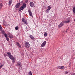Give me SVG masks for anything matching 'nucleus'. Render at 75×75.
<instances>
[{
  "label": "nucleus",
  "mask_w": 75,
  "mask_h": 75,
  "mask_svg": "<svg viewBox=\"0 0 75 75\" xmlns=\"http://www.w3.org/2000/svg\"><path fill=\"white\" fill-rule=\"evenodd\" d=\"M7 54H8L7 56L8 57H9L10 59L12 60H13L14 59V57L11 55V53L7 52Z\"/></svg>",
  "instance_id": "f03ea898"
},
{
  "label": "nucleus",
  "mask_w": 75,
  "mask_h": 75,
  "mask_svg": "<svg viewBox=\"0 0 75 75\" xmlns=\"http://www.w3.org/2000/svg\"><path fill=\"white\" fill-rule=\"evenodd\" d=\"M30 6L31 7H34V4L33 2H31L30 3Z\"/></svg>",
  "instance_id": "9b49d317"
},
{
  "label": "nucleus",
  "mask_w": 75,
  "mask_h": 75,
  "mask_svg": "<svg viewBox=\"0 0 75 75\" xmlns=\"http://www.w3.org/2000/svg\"><path fill=\"white\" fill-rule=\"evenodd\" d=\"M25 21L24 18H23L22 19V22L23 23Z\"/></svg>",
  "instance_id": "aec40b11"
},
{
  "label": "nucleus",
  "mask_w": 75,
  "mask_h": 75,
  "mask_svg": "<svg viewBox=\"0 0 75 75\" xmlns=\"http://www.w3.org/2000/svg\"><path fill=\"white\" fill-rule=\"evenodd\" d=\"M68 73V71H66L65 72V74H67Z\"/></svg>",
  "instance_id": "2f4dec72"
},
{
  "label": "nucleus",
  "mask_w": 75,
  "mask_h": 75,
  "mask_svg": "<svg viewBox=\"0 0 75 75\" xmlns=\"http://www.w3.org/2000/svg\"><path fill=\"white\" fill-rule=\"evenodd\" d=\"M16 8H19L20 7V3H18L15 6Z\"/></svg>",
  "instance_id": "6e6552de"
},
{
  "label": "nucleus",
  "mask_w": 75,
  "mask_h": 75,
  "mask_svg": "<svg viewBox=\"0 0 75 75\" xmlns=\"http://www.w3.org/2000/svg\"><path fill=\"white\" fill-rule=\"evenodd\" d=\"M16 45L18 47H19V48H21V45H20V44H19V43H18V42H16Z\"/></svg>",
  "instance_id": "9d476101"
},
{
  "label": "nucleus",
  "mask_w": 75,
  "mask_h": 75,
  "mask_svg": "<svg viewBox=\"0 0 75 75\" xmlns=\"http://www.w3.org/2000/svg\"><path fill=\"white\" fill-rule=\"evenodd\" d=\"M46 41H44V42L42 43L41 45V47H44L45 45L46 44Z\"/></svg>",
  "instance_id": "0eeeda50"
},
{
  "label": "nucleus",
  "mask_w": 75,
  "mask_h": 75,
  "mask_svg": "<svg viewBox=\"0 0 75 75\" xmlns=\"http://www.w3.org/2000/svg\"><path fill=\"white\" fill-rule=\"evenodd\" d=\"M25 46L26 48H29L30 46V45L29 43L28 42H26L25 44Z\"/></svg>",
  "instance_id": "20e7f679"
},
{
  "label": "nucleus",
  "mask_w": 75,
  "mask_h": 75,
  "mask_svg": "<svg viewBox=\"0 0 75 75\" xmlns=\"http://www.w3.org/2000/svg\"><path fill=\"white\" fill-rule=\"evenodd\" d=\"M69 67H71V66H70V65H69Z\"/></svg>",
  "instance_id": "72a5a7b5"
},
{
  "label": "nucleus",
  "mask_w": 75,
  "mask_h": 75,
  "mask_svg": "<svg viewBox=\"0 0 75 75\" xmlns=\"http://www.w3.org/2000/svg\"><path fill=\"white\" fill-rule=\"evenodd\" d=\"M1 29H3L2 27H1V25H0V30H1Z\"/></svg>",
  "instance_id": "a878e982"
},
{
  "label": "nucleus",
  "mask_w": 75,
  "mask_h": 75,
  "mask_svg": "<svg viewBox=\"0 0 75 75\" xmlns=\"http://www.w3.org/2000/svg\"><path fill=\"white\" fill-rule=\"evenodd\" d=\"M11 3H12V0H9V1L8 3L9 6H11Z\"/></svg>",
  "instance_id": "ddd939ff"
},
{
  "label": "nucleus",
  "mask_w": 75,
  "mask_h": 75,
  "mask_svg": "<svg viewBox=\"0 0 75 75\" xmlns=\"http://www.w3.org/2000/svg\"><path fill=\"white\" fill-rule=\"evenodd\" d=\"M4 36L6 37V38L7 37V34H6V33L4 34Z\"/></svg>",
  "instance_id": "4be33fe9"
},
{
  "label": "nucleus",
  "mask_w": 75,
  "mask_h": 75,
  "mask_svg": "<svg viewBox=\"0 0 75 75\" xmlns=\"http://www.w3.org/2000/svg\"><path fill=\"white\" fill-rule=\"evenodd\" d=\"M69 22H70V19L68 20V21H63L59 25L58 27H61L64 25V23H69Z\"/></svg>",
  "instance_id": "f257e3e1"
},
{
  "label": "nucleus",
  "mask_w": 75,
  "mask_h": 75,
  "mask_svg": "<svg viewBox=\"0 0 75 75\" xmlns=\"http://www.w3.org/2000/svg\"><path fill=\"white\" fill-rule=\"evenodd\" d=\"M0 31H1V32L3 34H5V31H4V30H2V29L0 30Z\"/></svg>",
  "instance_id": "f8f14e48"
},
{
  "label": "nucleus",
  "mask_w": 75,
  "mask_h": 75,
  "mask_svg": "<svg viewBox=\"0 0 75 75\" xmlns=\"http://www.w3.org/2000/svg\"><path fill=\"white\" fill-rule=\"evenodd\" d=\"M28 2V0H26L25 2V3H27Z\"/></svg>",
  "instance_id": "393cba45"
},
{
  "label": "nucleus",
  "mask_w": 75,
  "mask_h": 75,
  "mask_svg": "<svg viewBox=\"0 0 75 75\" xmlns=\"http://www.w3.org/2000/svg\"><path fill=\"white\" fill-rule=\"evenodd\" d=\"M2 4H0V10L2 8Z\"/></svg>",
  "instance_id": "dca6fc26"
},
{
  "label": "nucleus",
  "mask_w": 75,
  "mask_h": 75,
  "mask_svg": "<svg viewBox=\"0 0 75 75\" xmlns=\"http://www.w3.org/2000/svg\"><path fill=\"white\" fill-rule=\"evenodd\" d=\"M6 40L7 41H9V39L8 38H6Z\"/></svg>",
  "instance_id": "bb28decb"
},
{
  "label": "nucleus",
  "mask_w": 75,
  "mask_h": 75,
  "mask_svg": "<svg viewBox=\"0 0 75 75\" xmlns=\"http://www.w3.org/2000/svg\"><path fill=\"white\" fill-rule=\"evenodd\" d=\"M73 11L74 13H75V7H74L73 8Z\"/></svg>",
  "instance_id": "a211bd4d"
},
{
  "label": "nucleus",
  "mask_w": 75,
  "mask_h": 75,
  "mask_svg": "<svg viewBox=\"0 0 75 75\" xmlns=\"http://www.w3.org/2000/svg\"><path fill=\"white\" fill-rule=\"evenodd\" d=\"M17 64V66L18 67V68H21V66H22V65H21V62H18Z\"/></svg>",
  "instance_id": "39448f33"
},
{
  "label": "nucleus",
  "mask_w": 75,
  "mask_h": 75,
  "mask_svg": "<svg viewBox=\"0 0 75 75\" xmlns=\"http://www.w3.org/2000/svg\"><path fill=\"white\" fill-rule=\"evenodd\" d=\"M71 75H74V74H71Z\"/></svg>",
  "instance_id": "f704fd0d"
},
{
  "label": "nucleus",
  "mask_w": 75,
  "mask_h": 75,
  "mask_svg": "<svg viewBox=\"0 0 75 75\" xmlns=\"http://www.w3.org/2000/svg\"><path fill=\"white\" fill-rule=\"evenodd\" d=\"M23 23L26 25H27L28 24V23L27 22V21H25Z\"/></svg>",
  "instance_id": "2eb2a0df"
},
{
  "label": "nucleus",
  "mask_w": 75,
  "mask_h": 75,
  "mask_svg": "<svg viewBox=\"0 0 75 75\" xmlns=\"http://www.w3.org/2000/svg\"><path fill=\"white\" fill-rule=\"evenodd\" d=\"M68 29H66L64 31V32L66 33H68Z\"/></svg>",
  "instance_id": "f3484780"
},
{
  "label": "nucleus",
  "mask_w": 75,
  "mask_h": 75,
  "mask_svg": "<svg viewBox=\"0 0 75 75\" xmlns=\"http://www.w3.org/2000/svg\"><path fill=\"white\" fill-rule=\"evenodd\" d=\"M29 75H32V73H31V71L29 73Z\"/></svg>",
  "instance_id": "b1692460"
},
{
  "label": "nucleus",
  "mask_w": 75,
  "mask_h": 75,
  "mask_svg": "<svg viewBox=\"0 0 75 75\" xmlns=\"http://www.w3.org/2000/svg\"><path fill=\"white\" fill-rule=\"evenodd\" d=\"M30 37L32 39V40H34L35 38L32 35H30Z\"/></svg>",
  "instance_id": "4468645a"
},
{
  "label": "nucleus",
  "mask_w": 75,
  "mask_h": 75,
  "mask_svg": "<svg viewBox=\"0 0 75 75\" xmlns=\"http://www.w3.org/2000/svg\"><path fill=\"white\" fill-rule=\"evenodd\" d=\"M58 68L59 69H65L64 67L62 66H59Z\"/></svg>",
  "instance_id": "1a4fd4ad"
},
{
  "label": "nucleus",
  "mask_w": 75,
  "mask_h": 75,
  "mask_svg": "<svg viewBox=\"0 0 75 75\" xmlns=\"http://www.w3.org/2000/svg\"><path fill=\"white\" fill-rule=\"evenodd\" d=\"M14 59L13 60H12V62H13V63L15 62V61H14Z\"/></svg>",
  "instance_id": "c85d7f7f"
},
{
  "label": "nucleus",
  "mask_w": 75,
  "mask_h": 75,
  "mask_svg": "<svg viewBox=\"0 0 75 75\" xmlns=\"http://www.w3.org/2000/svg\"><path fill=\"white\" fill-rule=\"evenodd\" d=\"M4 57H6L7 56V54H4Z\"/></svg>",
  "instance_id": "c756f323"
},
{
  "label": "nucleus",
  "mask_w": 75,
  "mask_h": 75,
  "mask_svg": "<svg viewBox=\"0 0 75 75\" xmlns=\"http://www.w3.org/2000/svg\"><path fill=\"white\" fill-rule=\"evenodd\" d=\"M28 11L29 13V14L30 16L31 17V16L33 17V14H32V12H31V10L30 9H28Z\"/></svg>",
  "instance_id": "423d86ee"
},
{
  "label": "nucleus",
  "mask_w": 75,
  "mask_h": 75,
  "mask_svg": "<svg viewBox=\"0 0 75 75\" xmlns=\"http://www.w3.org/2000/svg\"><path fill=\"white\" fill-rule=\"evenodd\" d=\"M26 7V4L24 3L22 6H21L20 8L19 9V11H21V10H23Z\"/></svg>",
  "instance_id": "7ed1b4c3"
},
{
  "label": "nucleus",
  "mask_w": 75,
  "mask_h": 75,
  "mask_svg": "<svg viewBox=\"0 0 75 75\" xmlns=\"http://www.w3.org/2000/svg\"><path fill=\"white\" fill-rule=\"evenodd\" d=\"M0 34H1V33H0Z\"/></svg>",
  "instance_id": "e433bc0d"
},
{
  "label": "nucleus",
  "mask_w": 75,
  "mask_h": 75,
  "mask_svg": "<svg viewBox=\"0 0 75 75\" xmlns=\"http://www.w3.org/2000/svg\"><path fill=\"white\" fill-rule=\"evenodd\" d=\"M44 36L45 37H46V36H47V33L45 32L44 34Z\"/></svg>",
  "instance_id": "6ab92c4d"
},
{
  "label": "nucleus",
  "mask_w": 75,
  "mask_h": 75,
  "mask_svg": "<svg viewBox=\"0 0 75 75\" xmlns=\"http://www.w3.org/2000/svg\"><path fill=\"white\" fill-rule=\"evenodd\" d=\"M49 11L50 10L47 9L46 12H47V13H48V12H49Z\"/></svg>",
  "instance_id": "cd10ccee"
},
{
  "label": "nucleus",
  "mask_w": 75,
  "mask_h": 75,
  "mask_svg": "<svg viewBox=\"0 0 75 75\" xmlns=\"http://www.w3.org/2000/svg\"><path fill=\"white\" fill-rule=\"evenodd\" d=\"M9 37H10V38H11V37L10 36H9Z\"/></svg>",
  "instance_id": "c9c22d12"
},
{
  "label": "nucleus",
  "mask_w": 75,
  "mask_h": 75,
  "mask_svg": "<svg viewBox=\"0 0 75 75\" xmlns=\"http://www.w3.org/2000/svg\"><path fill=\"white\" fill-rule=\"evenodd\" d=\"M47 8H48L47 9H48V10H50V9L51 8L50 6H47Z\"/></svg>",
  "instance_id": "5701e85b"
},
{
  "label": "nucleus",
  "mask_w": 75,
  "mask_h": 75,
  "mask_svg": "<svg viewBox=\"0 0 75 75\" xmlns=\"http://www.w3.org/2000/svg\"><path fill=\"white\" fill-rule=\"evenodd\" d=\"M3 67V65H1V66H0V69L1 68H2V67Z\"/></svg>",
  "instance_id": "7c9ffc66"
},
{
  "label": "nucleus",
  "mask_w": 75,
  "mask_h": 75,
  "mask_svg": "<svg viewBox=\"0 0 75 75\" xmlns=\"http://www.w3.org/2000/svg\"><path fill=\"white\" fill-rule=\"evenodd\" d=\"M69 65H70V66H71V63H70Z\"/></svg>",
  "instance_id": "473e14b6"
},
{
  "label": "nucleus",
  "mask_w": 75,
  "mask_h": 75,
  "mask_svg": "<svg viewBox=\"0 0 75 75\" xmlns=\"http://www.w3.org/2000/svg\"><path fill=\"white\" fill-rule=\"evenodd\" d=\"M15 29L16 30H18V26H16L15 28Z\"/></svg>",
  "instance_id": "412c9836"
}]
</instances>
